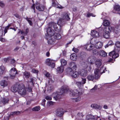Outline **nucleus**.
<instances>
[{"label":"nucleus","instance_id":"1","mask_svg":"<svg viewBox=\"0 0 120 120\" xmlns=\"http://www.w3.org/2000/svg\"><path fill=\"white\" fill-rule=\"evenodd\" d=\"M78 90L76 89L74 90H69L68 87L66 86H64L62 87L61 89L59 90L57 95L54 97L56 100H57L60 97L59 96L63 94L64 93L70 92V94L72 96H78L79 94H81L82 92L78 91Z\"/></svg>","mask_w":120,"mask_h":120},{"label":"nucleus","instance_id":"2","mask_svg":"<svg viewBox=\"0 0 120 120\" xmlns=\"http://www.w3.org/2000/svg\"><path fill=\"white\" fill-rule=\"evenodd\" d=\"M18 92L21 95H24L26 94V90L24 85L22 84L18 85Z\"/></svg>","mask_w":120,"mask_h":120},{"label":"nucleus","instance_id":"3","mask_svg":"<svg viewBox=\"0 0 120 120\" xmlns=\"http://www.w3.org/2000/svg\"><path fill=\"white\" fill-rule=\"evenodd\" d=\"M49 26L51 27H53L54 30L58 32H60L61 30V26L58 24L57 26V24L54 22H52L49 23Z\"/></svg>","mask_w":120,"mask_h":120},{"label":"nucleus","instance_id":"4","mask_svg":"<svg viewBox=\"0 0 120 120\" xmlns=\"http://www.w3.org/2000/svg\"><path fill=\"white\" fill-rule=\"evenodd\" d=\"M47 35H46V39H49L48 36H52V35L54 34L55 32L53 29H52L51 27H49L47 30Z\"/></svg>","mask_w":120,"mask_h":120},{"label":"nucleus","instance_id":"5","mask_svg":"<svg viewBox=\"0 0 120 120\" xmlns=\"http://www.w3.org/2000/svg\"><path fill=\"white\" fill-rule=\"evenodd\" d=\"M46 64L52 68L55 67L54 61L48 58L45 61Z\"/></svg>","mask_w":120,"mask_h":120},{"label":"nucleus","instance_id":"6","mask_svg":"<svg viewBox=\"0 0 120 120\" xmlns=\"http://www.w3.org/2000/svg\"><path fill=\"white\" fill-rule=\"evenodd\" d=\"M17 74V72L15 68H12L9 71V74L10 78L13 79L15 77L16 75Z\"/></svg>","mask_w":120,"mask_h":120},{"label":"nucleus","instance_id":"7","mask_svg":"<svg viewBox=\"0 0 120 120\" xmlns=\"http://www.w3.org/2000/svg\"><path fill=\"white\" fill-rule=\"evenodd\" d=\"M35 7L36 9L40 11H43L45 8V6L40 4L38 3L36 4Z\"/></svg>","mask_w":120,"mask_h":120},{"label":"nucleus","instance_id":"8","mask_svg":"<svg viewBox=\"0 0 120 120\" xmlns=\"http://www.w3.org/2000/svg\"><path fill=\"white\" fill-rule=\"evenodd\" d=\"M94 45L90 44H88L83 46V48L87 50L90 51L93 49L94 48Z\"/></svg>","mask_w":120,"mask_h":120},{"label":"nucleus","instance_id":"9","mask_svg":"<svg viewBox=\"0 0 120 120\" xmlns=\"http://www.w3.org/2000/svg\"><path fill=\"white\" fill-rule=\"evenodd\" d=\"M109 56L112 57L113 59H115L119 56L118 53H116L115 51H113L110 52L109 54Z\"/></svg>","mask_w":120,"mask_h":120},{"label":"nucleus","instance_id":"10","mask_svg":"<svg viewBox=\"0 0 120 120\" xmlns=\"http://www.w3.org/2000/svg\"><path fill=\"white\" fill-rule=\"evenodd\" d=\"M96 60V58L94 56H90L88 59V62L90 64H93Z\"/></svg>","mask_w":120,"mask_h":120},{"label":"nucleus","instance_id":"11","mask_svg":"<svg viewBox=\"0 0 120 120\" xmlns=\"http://www.w3.org/2000/svg\"><path fill=\"white\" fill-rule=\"evenodd\" d=\"M94 73L95 75V79H97L99 78L101 75L100 72V70L98 68L95 69L94 71Z\"/></svg>","mask_w":120,"mask_h":120},{"label":"nucleus","instance_id":"12","mask_svg":"<svg viewBox=\"0 0 120 120\" xmlns=\"http://www.w3.org/2000/svg\"><path fill=\"white\" fill-rule=\"evenodd\" d=\"M113 32L117 34H119L120 33V28L119 26H116L112 29Z\"/></svg>","mask_w":120,"mask_h":120},{"label":"nucleus","instance_id":"13","mask_svg":"<svg viewBox=\"0 0 120 120\" xmlns=\"http://www.w3.org/2000/svg\"><path fill=\"white\" fill-rule=\"evenodd\" d=\"M63 109H57L56 112V115L58 116H61L64 114Z\"/></svg>","mask_w":120,"mask_h":120},{"label":"nucleus","instance_id":"14","mask_svg":"<svg viewBox=\"0 0 120 120\" xmlns=\"http://www.w3.org/2000/svg\"><path fill=\"white\" fill-rule=\"evenodd\" d=\"M51 37H53L55 40L56 39L57 40L60 39L61 38V35L59 33H55V32L54 33V34L52 35Z\"/></svg>","mask_w":120,"mask_h":120},{"label":"nucleus","instance_id":"15","mask_svg":"<svg viewBox=\"0 0 120 120\" xmlns=\"http://www.w3.org/2000/svg\"><path fill=\"white\" fill-rule=\"evenodd\" d=\"M70 15V14L68 12H64L63 15V18L64 19L67 21L70 20V18L69 16V15Z\"/></svg>","mask_w":120,"mask_h":120},{"label":"nucleus","instance_id":"16","mask_svg":"<svg viewBox=\"0 0 120 120\" xmlns=\"http://www.w3.org/2000/svg\"><path fill=\"white\" fill-rule=\"evenodd\" d=\"M79 74L81 76H82V74L81 73V72H80V73L79 72V73H78L77 71H75V72H74L73 71L72 73V74L71 75V76H72L74 78H76L78 77Z\"/></svg>","mask_w":120,"mask_h":120},{"label":"nucleus","instance_id":"17","mask_svg":"<svg viewBox=\"0 0 120 120\" xmlns=\"http://www.w3.org/2000/svg\"><path fill=\"white\" fill-rule=\"evenodd\" d=\"M91 35L94 37H98L99 36L98 32L95 30H92L91 32Z\"/></svg>","mask_w":120,"mask_h":120},{"label":"nucleus","instance_id":"18","mask_svg":"<svg viewBox=\"0 0 120 120\" xmlns=\"http://www.w3.org/2000/svg\"><path fill=\"white\" fill-rule=\"evenodd\" d=\"M49 39H46L48 40V43L50 44H53V42L55 41V40L54 39H53V37H52L51 36H48Z\"/></svg>","mask_w":120,"mask_h":120},{"label":"nucleus","instance_id":"19","mask_svg":"<svg viewBox=\"0 0 120 120\" xmlns=\"http://www.w3.org/2000/svg\"><path fill=\"white\" fill-rule=\"evenodd\" d=\"M91 107L92 108H93L95 109H98L99 110L101 109L102 108L101 106L98 105L96 104H92L91 106Z\"/></svg>","mask_w":120,"mask_h":120},{"label":"nucleus","instance_id":"20","mask_svg":"<svg viewBox=\"0 0 120 120\" xmlns=\"http://www.w3.org/2000/svg\"><path fill=\"white\" fill-rule=\"evenodd\" d=\"M86 118L87 120H97L95 118L94 116L88 114L87 115Z\"/></svg>","mask_w":120,"mask_h":120},{"label":"nucleus","instance_id":"21","mask_svg":"<svg viewBox=\"0 0 120 120\" xmlns=\"http://www.w3.org/2000/svg\"><path fill=\"white\" fill-rule=\"evenodd\" d=\"M18 85H16L12 86L11 88V90L12 92H16L18 91Z\"/></svg>","mask_w":120,"mask_h":120},{"label":"nucleus","instance_id":"22","mask_svg":"<svg viewBox=\"0 0 120 120\" xmlns=\"http://www.w3.org/2000/svg\"><path fill=\"white\" fill-rule=\"evenodd\" d=\"M95 46V48L97 49H101L102 47V44L100 42H98L96 43Z\"/></svg>","mask_w":120,"mask_h":120},{"label":"nucleus","instance_id":"23","mask_svg":"<svg viewBox=\"0 0 120 120\" xmlns=\"http://www.w3.org/2000/svg\"><path fill=\"white\" fill-rule=\"evenodd\" d=\"M69 65L71 68L76 70V68H77V65L76 64L75 62H71L69 63Z\"/></svg>","mask_w":120,"mask_h":120},{"label":"nucleus","instance_id":"24","mask_svg":"<svg viewBox=\"0 0 120 120\" xmlns=\"http://www.w3.org/2000/svg\"><path fill=\"white\" fill-rule=\"evenodd\" d=\"M114 9L117 12V13L120 15V6L116 5L114 7Z\"/></svg>","mask_w":120,"mask_h":120},{"label":"nucleus","instance_id":"25","mask_svg":"<svg viewBox=\"0 0 120 120\" xmlns=\"http://www.w3.org/2000/svg\"><path fill=\"white\" fill-rule=\"evenodd\" d=\"M98 42L97 39L95 38H93L91 39L90 41L91 45H95L96 43Z\"/></svg>","mask_w":120,"mask_h":120},{"label":"nucleus","instance_id":"26","mask_svg":"<svg viewBox=\"0 0 120 120\" xmlns=\"http://www.w3.org/2000/svg\"><path fill=\"white\" fill-rule=\"evenodd\" d=\"M110 34L108 31H105L103 33L104 37L106 38H108L110 37Z\"/></svg>","mask_w":120,"mask_h":120},{"label":"nucleus","instance_id":"27","mask_svg":"<svg viewBox=\"0 0 120 120\" xmlns=\"http://www.w3.org/2000/svg\"><path fill=\"white\" fill-rule=\"evenodd\" d=\"M66 71L67 74L71 75L72 74L73 71L72 70L71 68H68L66 70Z\"/></svg>","mask_w":120,"mask_h":120},{"label":"nucleus","instance_id":"28","mask_svg":"<svg viewBox=\"0 0 120 120\" xmlns=\"http://www.w3.org/2000/svg\"><path fill=\"white\" fill-rule=\"evenodd\" d=\"M99 54L101 56L103 57H105L107 56V53L103 50L100 51L99 52Z\"/></svg>","mask_w":120,"mask_h":120},{"label":"nucleus","instance_id":"29","mask_svg":"<svg viewBox=\"0 0 120 120\" xmlns=\"http://www.w3.org/2000/svg\"><path fill=\"white\" fill-rule=\"evenodd\" d=\"M9 100L8 98H3L1 99V102L4 105H5V104L8 103Z\"/></svg>","mask_w":120,"mask_h":120},{"label":"nucleus","instance_id":"30","mask_svg":"<svg viewBox=\"0 0 120 120\" xmlns=\"http://www.w3.org/2000/svg\"><path fill=\"white\" fill-rule=\"evenodd\" d=\"M1 85L4 87L7 86L8 85V83L7 81L4 80L1 81L0 83Z\"/></svg>","mask_w":120,"mask_h":120},{"label":"nucleus","instance_id":"31","mask_svg":"<svg viewBox=\"0 0 120 120\" xmlns=\"http://www.w3.org/2000/svg\"><path fill=\"white\" fill-rule=\"evenodd\" d=\"M64 69V67L63 66H61L57 68V71H58V72L61 73L63 72Z\"/></svg>","mask_w":120,"mask_h":120},{"label":"nucleus","instance_id":"32","mask_svg":"<svg viewBox=\"0 0 120 120\" xmlns=\"http://www.w3.org/2000/svg\"><path fill=\"white\" fill-rule=\"evenodd\" d=\"M71 59L73 60H75L77 58L76 55L75 53H73L71 54L70 56Z\"/></svg>","mask_w":120,"mask_h":120},{"label":"nucleus","instance_id":"33","mask_svg":"<svg viewBox=\"0 0 120 120\" xmlns=\"http://www.w3.org/2000/svg\"><path fill=\"white\" fill-rule=\"evenodd\" d=\"M101 60H97L95 63L96 66L97 68H99L101 64Z\"/></svg>","mask_w":120,"mask_h":120},{"label":"nucleus","instance_id":"34","mask_svg":"<svg viewBox=\"0 0 120 120\" xmlns=\"http://www.w3.org/2000/svg\"><path fill=\"white\" fill-rule=\"evenodd\" d=\"M5 70V68L3 66L0 67V75H2Z\"/></svg>","mask_w":120,"mask_h":120},{"label":"nucleus","instance_id":"35","mask_svg":"<svg viewBox=\"0 0 120 120\" xmlns=\"http://www.w3.org/2000/svg\"><path fill=\"white\" fill-rule=\"evenodd\" d=\"M88 80H93L95 78L94 75L93 74H90L87 77Z\"/></svg>","mask_w":120,"mask_h":120},{"label":"nucleus","instance_id":"36","mask_svg":"<svg viewBox=\"0 0 120 120\" xmlns=\"http://www.w3.org/2000/svg\"><path fill=\"white\" fill-rule=\"evenodd\" d=\"M76 85L78 86V87L79 88V90L82 91V83L80 82H76Z\"/></svg>","mask_w":120,"mask_h":120},{"label":"nucleus","instance_id":"37","mask_svg":"<svg viewBox=\"0 0 120 120\" xmlns=\"http://www.w3.org/2000/svg\"><path fill=\"white\" fill-rule=\"evenodd\" d=\"M29 30L28 28H26V30L25 31H24L23 30L19 31V33L20 32H21V34H23L24 36L26 35L27 34Z\"/></svg>","mask_w":120,"mask_h":120},{"label":"nucleus","instance_id":"38","mask_svg":"<svg viewBox=\"0 0 120 120\" xmlns=\"http://www.w3.org/2000/svg\"><path fill=\"white\" fill-rule=\"evenodd\" d=\"M110 23L107 20H105L104 21L103 25L104 26H108L110 25Z\"/></svg>","mask_w":120,"mask_h":120},{"label":"nucleus","instance_id":"39","mask_svg":"<svg viewBox=\"0 0 120 120\" xmlns=\"http://www.w3.org/2000/svg\"><path fill=\"white\" fill-rule=\"evenodd\" d=\"M64 23V20L62 19H60L58 22V24L61 25V26L63 25Z\"/></svg>","mask_w":120,"mask_h":120},{"label":"nucleus","instance_id":"40","mask_svg":"<svg viewBox=\"0 0 120 120\" xmlns=\"http://www.w3.org/2000/svg\"><path fill=\"white\" fill-rule=\"evenodd\" d=\"M60 62L62 66H65L67 63V61L64 59H62L60 60Z\"/></svg>","mask_w":120,"mask_h":120},{"label":"nucleus","instance_id":"41","mask_svg":"<svg viewBox=\"0 0 120 120\" xmlns=\"http://www.w3.org/2000/svg\"><path fill=\"white\" fill-rule=\"evenodd\" d=\"M24 75L26 78H28L30 76V73L29 72L25 71L23 73Z\"/></svg>","mask_w":120,"mask_h":120},{"label":"nucleus","instance_id":"42","mask_svg":"<svg viewBox=\"0 0 120 120\" xmlns=\"http://www.w3.org/2000/svg\"><path fill=\"white\" fill-rule=\"evenodd\" d=\"M35 80V79L34 78L30 77L28 80L29 82L31 83V84L32 85H33V82Z\"/></svg>","mask_w":120,"mask_h":120},{"label":"nucleus","instance_id":"43","mask_svg":"<svg viewBox=\"0 0 120 120\" xmlns=\"http://www.w3.org/2000/svg\"><path fill=\"white\" fill-rule=\"evenodd\" d=\"M114 45V43L112 41H109L107 44L105 46V48L108 47L109 45Z\"/></svg>","mask_w":120,"mask_h":120},{"label":"nucleus","instance_id":"44","mask_svg":"<svg viewBox=\"0 0 120 120\" xmlns=\"http://www.w3.org/2000/svg\"><path fill=\"white\" fill-rule=\"evenodd\" d=\"M20 113V111H15L11 112L10 115L14 116L15 115H17Z\"/></svg>","mask_w":120,"mask_h":120},{"label":"nucleus","instance_id":"45","mask_svg":"<svg viewBox=\"0 0 120 120\" xmlns=\"http://www.w3.org/2000/svg\"><path fill=\"white\" fill-rule=\"evenodd\" d=\"M92 52L94 55L96 56L98 55L99 53V52H98V51L96 49L93 50Z\"/></svg>","mask_w":120,"mask_h":120},{"label":"nucleus","instance_id":"46","mask_svg":"<svg viewBox=\"0 0 120 120\" xmlns=\"http://www.w3.org/2000/svg\"><path fill=\"white\" fill-rule=\"evenodd\" d=\"M80 97L79 96L77 98H73L72 99L73 101L77 102L79 101L80 100Z\"/></svg>","mask_w":120,"mask_h":120},{"label":"nucleus","instance_id":"47","mask_svg":"<svg viewBox=\"0 0 120 120\" xmlns=\"http://www.w3.org/2000/svg\"><path fill=\"white\" fill-rule=\"evenodd\" d=\"M40 109V108L39 106H36L33 108L32 109L33 111H38Z\"/></svg>","mask_w":120,"mask_h":120},{"label":"nucleus","instance_id":"48","mask_svg":"<svg viewBox=\"0 0 120 120\" xmlns=\"http://www.w3.org/2000/svg\"><path fill=\"white\" fill-rule=\"evenodd\" d=\"M97 86L96 85H95L94 87L92 89H91L90 90V92L91 93H93L96 91L97 90Z\"/></svg>","mask_w":120,"mask_h":120},{"label":"nucleus","instance_id":"49","mask_svg":"<svg viewBox=\"0 0 120 120\" xmlns=\"http://www.w3.org/2000/svg\"><path fill=\"white\" fill-rule=\"evenodd\" d=\"M115 45L117 47L120 48V42L119 41H116L115 43Z\"/></svg>","mask_w":120,"mask_h":120},{"label":"nucleus","instance_id":"50","mask_svg":"<svg viewBox=\"0 0 120 120\" xmlns=\"http://www.w3.org/2000/svg\"><path fill=\"white\" fill-rule=\"evenodd\" d=\"M107 28L108 30L107 31L106 30V31H108V32H109V33L113 29H112V28L111 27L109 26L106 27V28L107 29Z\"/></svg>","mask_w":120,"mask_h":120},{"label":"nucleus","instance_id":"51","mask_svg":"<svg viewBox=\"0 0 120 120\" xmlns=\"http://www.w3.org/2000/svg\"><path fill=\"white\" fill-rule=\"evenodd\" d=\"M100 72L101 75L103 73L105 72L104 70V68L103 67L101 68L100 70Z\"/></svg>","mask_w":120,"mask_h":120},{"label":"nucleus","instance_id":"52","mask_svg":"<svg viewBox=\"0 0 120 120\" xmlns=\"http://www.w3.org/2000/svg\"><path fill=\"white\" fill-rule=\"evenodd\" d=\"M72 50V51H74V52L76 53L78 52L79 51V50L78 49L75 47H74L73 48Z\"/></svg>","mask_w":120,"mask_h":120},{"label":"nucleus","instance_id":"53","mask_svg":"<svg viewBox=\"0 0 120 120\" xmlns=\"http://www.w3.org/2000/svg\"><path fill=\"white\" fill-rule=\"evenodd\" d=\"M93 14L92 13H88L87 14H86V16L88 17H90L91 16H93L95 17V15H93Z\"/></svg>","mask_w":120,"mask_h":120},{"label":"nucleus","instance_id":"54","mask_svg":"<svg viewBox=\"0 0 120 120\" xmlns=\"http://www.w3.org/2000/svg\"><path fill=\"white\" fill-rule=\"evenodd\" d=\"M87 70H84V72L83 74V77H84L86 76L87 75Z\"/></svg>","mask_w":120,"mask_h":120},{"label":"nucleus","instance_id":"55","mask_svg":"<svg viewBox=\"0 0 120 120\" xmlns=\"http://www.w3.org/2000/svg\"><path fill=\"white\" fill-rule=\"evenodd\" d=\"M4 6V3L2 1H0V6L1 7H3Z\"/></svg>","mask_w":120,"mask_h":120},{"label":"nucleus","instance_id":"56","mask_svg":"<svg viewBox=\"0 0 120 120\" xmlns=\"http://www.w3.org/2000/svg\"><path fill=\"white\" fill-rule=\"evenodd\" d=\"M45 99L47 100H51L52 99V98L51 97L47 96L45 97Z\"/></svg>","mask_w":120,"mask_h":120},{"label":"nucleus","instance_id":"57","mask_svg":"<svg viewBox=\"0 0 120 120\" xmlns=\"http://www.w3.org/2000/svg\"><path fill=\"white\" fill-rule=\"evenodd\" d=\"M88 56V55L85 52H83V57H87Z\"/></svg>","mask_w":120,"mask_h":120},{"label":"nucleus","instance_id":"58","mask_svg":"<svg viewBox=\"0 0 120 120\" xmlns=\"http://www.w3.org/2000/svg\"><path fill=\"white\" fill-rule=\"evenodd\" d=\"M52 6H55L56 5V3L55 1L54 0H52Z\"/></svg>","mask_w":120,"mask_h":120},{"label":"nucleus","instance_id":"59","mask_svg":"<svg viewBox=\"0 0 120 120\" xmlns=\"http://www.w3.org/2000/svg\"><path fill=\"white\" fill-rule=\"evenodd\" d=\"M0 41L3 42H4L5 41V40L3 38H0Z\"/></svg>","mask_w":120,"mask_h":120},{"label":"nucleus","instance_id":"60","mask_svg":"<svg viewBox=\"0 0 120 120\" xmlns=\"http://www.w3.org/2000/svg\"><path fill=\"white\" fill-rule=\"evenodd\" d=\"M32 71L34 73H37L38 72V70L33 69H32Z\"/></svg>","mask_w":120,"mask_h":120},{"label":"nucleus","instance_id":"61","mask_svg":"<svg viewBox=\"0 0 120 120\" xmlns=\"http://www.w3.org/2000/svg\"><path fill=\"white\" fill-rule=\"evenodd\" d=\"M27 21L30 25H32V22L29 19H27Z\"/></svg>","mask_w":120,"mask_h":120},{"label":"nucleus","instance_id":"62","mask_svg":"<svg viewBox=\"0 0 120 120\" xmlns=\"http://www.w3.org/2000/svg\"><path fill=\"white\" fill-rule=\"evenodd\" d=\"M14 15L17 18H19L20 16L19 15L17 14H15Z\"/></svg>","mask_w":120,"mask_h":120},{"label":"nucleus","instance_id":"63","mask_svg":"<svg viewBox=\"0 0 120 120\" xmlns=\"http://www.w3.org/2000/svg\"><path fill=\"white\" fill-rule=\"evenodd\" d=\"M57 8L60 9H62L64 8V7H62L61 5H60L59 6H57Z\"/></svg>","mask_w":120,"mask_h":120},{"label":"nucleus","instance_id":"64","mask_svg":"<svg viewBox=\"0 0 120 120\" xmlns=\"http://www.w3.org/2000/svg\"><path fill=\"white\" fill-rule=\"evenodd\" d=\"M4 62H6L8 60V59L7 58H4L3 59Z\"/></svg>","mask_w":120,"mask_h":120}]
</instances>
